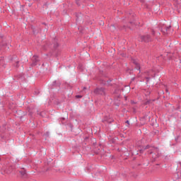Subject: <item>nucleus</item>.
<instances>
[{
  "label": "nucleus",
  "instance_id": "nucleus-41",
  "mask_svg": "<svg viewBox=\"0 0 181 181\" xmlns=\"http://www.w3.org/2000/svg\"><path fill=\"white\" fill-rule=\"evenodd\" d=\"M127 28L130 29V30H132V28H131V26H127Z\"/></svg>",
  "mask_w": 181,
  "mask_h": 181
},
{
  "label": "nucleus",
  "instance_id": "nucleus-5",
  "mask_svg": "<svg viewBox=\"0 0 181 181\" xmlns=\"http://www.w3.org/2000/svg\"><path fill=\"white\" fill-rule=\"evenodd\" d=\"M8 59L11 63H13L14 67H19V60H18V57L16 55H10Z\"/></svg>",
  "mask_w": 181,
  "mask_h": 181
},
{
  "label": "nucleus",
  "instance_id": "nucleus-23",
  "mask_svg": "<svg viewBox=\"0 0 181 181\" xmlns=\"http://www.w3.org/2000/svg\"><path fill=\"white\" fill-rule=\"evenodd\" d=\"M32 29H33V33H34V35L36 33H39V31H37L36 29H35L33 28H32Z\"/></svg>",
  "mask_w": 181,
  "mask_h": 181
},
{
  "label": "nucleus",
  "instance_id": "nucleus-13",
  "mask_svg": "<svg viewBox=\"0 0 181 181\" xmlns=\"http://www.w3.org/2000/svg\"><path fill=\"white\" fill-rule=\"evenodd\" d=\"M52 87H60V86H62V83H60V81H54L52 82Z\"/></svg>",
  "mask_w": 181,
  "mask_h": 181
},
{
  "label": "nucleus",
  "instance_id": "nucleus-16",
  "mask_svg": "<svg viewBox=\"0 0 181 181\" xmlns=\"http://www.w3.org/2000/svg\"><path fill=\"white\" fill-rule=\"evenodd\" d=\"M160 155L159 154H153L152 156V162H155V160H156V159H158V158H159Z\"/></svg>",
  "mask_w": 181,
  "mask_h": 181
},
{
  "label": "nucleus",
  "instance_id": "nucleus-49",
  "mask_svg": "<svg viewBox=\"0 0 181 181\" xmlns=\"http://www.w3.org/2000/svg\"><path fill=\"white\" fill-rule=\"evenodd\" d=\"M98 151H100V148H98Z\"/></svg>",
  "mask_w": 181,
  "mask_h": 181
},
{
  "label": "nucleus",
  "instance_id": "nucleus-8",
  "mask_svg": "<svg viewBox=\"0 0 181 181\" xmlns=\"http://www.w3.org/2000/svg\"><path fill=\"white\" fill-rule=\"evenodd\" d=\"M170 28H172V26H163L160 28V32H162L164 35H166V33H170Z\"/></svg>",
  "mask_w": 181,
  "mask_h": 181
},
{
  "label": "nucleus",
  "instance_id": "nucleus-46",
  "mask_svg": "<svg viewBox=\"0 0 181 181\" xmlns=\"http://www.w3.org/2000/svg\"><path fill=\"white\" fill-rule=\"evenodd\" d=\"M3 128H5V125H3Z\"/></svg>",
  "mask_w": 181,
  "mask_h": 181
},
{
  "label": "nucleus",
  "instance_id": "nucleus-48",
  "mask_svg": "<svg viewBox=\"0 0 181 181\" xmlns=\"http://www.w3.org/2000/svg\"><path fill=\"white\" fill-rule=\"evenodd\" d=\"M179 109H180V107H177V110H179Z\"/></svg>",
  "mask_w": 181,
  "mask_h": 181
},
{
  "label": "nucleus",
  "instance_id": "nucleus-43",
  "mask_svg": "<svg viewBox=\"0 0 181 181\" xmlns=\"http://www.w3.org/2000/svg\"><path fill=\"white\" fill-rule=\"evenodd\" d=\"M124 29H127V27L125 25H124Z\"/></svg>",
  "mask_w": 181,
  "mask_h": 181
},
{
  "label": "nucleus",
  "instance_id": "nucleus-7",
  "mask_svg": "<svg viewBox=\"0 0 181 181\" xmlns=\"http://www.w3.org/2000/svg\"><path fill=\"white\" fill-rule=\"evenodd\" d=\"M9 49V45L5 40H3L1 43H0V52L8 50Z\"/></svg>",
  "mask_w": 181,
  "mask_h": 181
},
{
  "label": "nucleus",
  "instance_id": "nucleus-30",
  "mask_svg": "<svg viewBox=\"0 0 181 181\" xmlns=\"http://www.w3.org/2000/svg\"><path fill=\"white\" fill-rule=\"evenodd\" d=\"M47 6H49V4H47V2L45 3L43 5V8H45V7L47 8Z\"/></svg>",
  "mask_w": 181,
  "mask_h": 181
},
{
  "label": "nucleus",
  "instance_id": "nucleus-20",
  "mask_svg": "<svg viewBox=\"0 0 181 181\" xmlns=\"http://www.w3.org/2000/svg\"><path fill=\"white\" fill-rule=\"evenodd\" d=\"M112 122H114V119L112 117H110V119H109L107 124H112Z\"/></svg>",
  "mask_w": 181,
  "mask_h": 181
},
{
  "label": "nucleus",
  "instance_id": "nucleus-24",
  "mask_svg": "<svg viewBox=\"0 0 181 181\" xmlns=\"http://www.w3.org/2000/svg\"><path fill=\"white\" fill-rule=\"evenodd\" d=\"M76 1V4L78 6H80V0H75Z\"/></svg>",
  "mask_w": 181,
  "mask_h": 181
},
{
  "label": "nucleus",
  "instance_id": "nucleus-4",
  "mask_svg": "<svg viewBox=\"0 0 181 181\" xmlns=\"http://www.w3.org/2000/svg\"><path fill=\"white\" fill-rule=\"evenodd\" d=\"M140 40L141 42H144V43H149V42L153 41V38L152 37V36H151V35L146 34L144 35H141Z\"/></svg>",
  "mask_w": 181,
  "mask_h": 181
},
{
  "label": "nucleus",
  "instance_id": "nucleus-18",
  "mask_svg": "<svg viewBox=\"0 0 181 181\" xmlns=\"http://www.w3.org/2000/svg\"><path fill=\"white\" fill-rule=\"evenodd\" d=\"M153 101H155V100H146V101L144 103V105H150V104H152V103H153Z\"/></svg>",
  "mask_w": 181,
  "mask_h": 181
},
{
  "label": "nucleus",
  "instance_id": "nucleus-1",
  "mask_svg": "<svg viewBox=\"0 0 181 181\" xmlns=\"http://www.w3.org/2000/svg\"><path fill=\"white\" fill-rule=\"evenodd\" d=\"M52 45L53 46L52 51L49 52L47 56H49V57H52L53 54H54L55 57H59L60 56V49H59V40L57 38H53L52 43L47 42L46 45L43 46L44 50H47V47L49 49H52Z\"/></svg>",
  "mask_w": 181,
  "mask_h": 181
},
{
  "label": "nucleus",
  "instance_id": "nucleus-2",
  "mask_svg": "<svg viewBox=\"0 0 181 181\" xmlns=\"http://www.w3.org/2000/svg\"><path fill=\"white\" fill-rule=\"evenodd\" d=\"M148 151V153L149 155H152L153 153V150L155 149V147L148 144L147 146H140L139 152L140 153H144L145 151Z\"/></svg>",
  "mask_w": 181,
  "mask_h": 181
},
{
  "label": "nucleus",
  "instance_id": "nucleus-50",
  "mask_svg": "<svg viewBox=\"0 0 181 181\" xmlns=\"http://www.w3.org/2000/svg\"><path fill=\"white\" fill-rule=\"evenodd\" d=\"M76 148H78V146H77Z\"/></svg>",
  "mask_w": 181,
  "mask_h": 181
},
{
  "label": "nucleus",
  "instance_id": "nucleus-11",
  "mask_svg": "<svg viewBox=\"0 0 181 181\" xmlns=\"http://www.w3.org/2000/svg\"><path fill=\"white\" fill-rule=\"evenodd\" d=\"M12 170H13V166H12L11 164H8L6 165L4 172H6L7 174H9L12 172Z\"/></svg>",
  "mask_w": 181,
  "mask_h": 181
},
{
  "label": "nucleus",
  "instance_id": "nucleus-42",
  "mask_svg": "<svg viewBox=\"0 0 181 181\" xmlns=\"http://www.w3.org/2000/svg\"><path fill=\"white\" fill-rule=\"evenodd\" d=\"M177 139H179V136H177V138H175V141H177Z\"/></svg>",
  "mask_w": 181,
  "mask_h": 181
},
{
  "label": "nucleus",
  "instance_id": "nucleus-32",
  "mask_svg": "<svg viewBox=\"0 0 181 181\" xmlns=\"http://www.w3.org/2000/svg\"><path fill=\"white\" fill-rule=\"evenodd\" d=\"M151 35L152 36H155V30H151Z\"/></svg>",
  "mask_w": 181,
  "mask_h": 181
},
{
  "label": "nucleus",
  "instance_id": "nucleus-40",
  "mask_svg": "<svg viewBox=\"0 0 181 181\" xmlns=\"http://www.w3.org/2000/svg\"><path fill=\"white\" fill-rule=\"evenodd\" d=\"M177 175V179H180V177H179V174H176Z\"/></svg>",
  "mask_w": 181,
  "mask_h": 181
},
{
  "label": "nucleus",
  "instance_id": "nucleus-27",
  "mask_svg": "<svg viewBox=\"0 0 181 181\" xmlns=\"http://www.w3.org/2000/svg\"><path fill=\"white\" fill-rule=\"evenodd\" d=\"M120 54H121V56H122V57H127V54L126 53L122 52Z\"/></svg>",
  "mask_w": 181,
  "mask_h": 181
},
{
  "label": "nucleus",
  "instance_id": "nucleus-26",
  "mask_svg": "<svg viewBox=\"0 0 181 181\" xmlns=\"http://www.w3.org/2000/svg\"><path fill=\"white\" fill-rule=\"evenodd\" d=\"M111 81H112V80H111V79H108L107 81V83L108 86H111V84H110Z\"/></svg>",
  "mask_w": 181,
  "mask_h": 181
},
{
  "label": "nucleus",
  "instance_id": "nucleus-17",
  "mask_svg": "<svg viewBox=\"0 0 181 181\" xmlns=\"http://www.w3.org/2000/svg\"><path fill=\"white\" fill-rule=\"evenodd\" d=\"M90 141V138L85 137L83 145H88V142Z\"/></svg>",
  "mask_w": 181,
  "mask_h": 181
},
{
  "label": "nucleus",
  "instance_id": "nucleus-15",
  "mask_svg": "<svg viewBox=\"0 0 181 181\" xmlns=\"http://www.w3.org/2000/svg\"><path fill=\"white\" fill-rule=\"evenodd\" d=\"M16 77L18 78V80H23V78H25L23 74H20L16 76Z\"/></svg>",
  "mask_w": 181,
  "mask_h": 181
},
{
  "label": "nucleus",
  "instance_id": "nucleus-44",
  "mask_svg": "<svg viewBox=\"0 0 181 181\" xmlns=\"http://www.w3.org/2000/svg\"><path fill=\"white\" fill-rule=\"evenodd\" d=\"M42 25H46V23H42Z\"/></svg>",
  "mask_w": 181,
  "mask_h": 181
},
{
  "label": "nucleus",
  "instance_id": "nucleus-35",
  "mask_svg": "<svg viewBox=\"0 0 181 181\" xmlns=\"http://www.w3.org/2000/svg\"><path fill=\"white\" fill-rule=\"evenodd\" d=\"M146 81H149V80H151V78L150 77H146Z\"/></svg>",
  "mask_w": 181,
  "mask_h": 181
},
{
  "label": "nucleus",
  "instance_id": "nucleus-39",
  "mask_svg": "<svg viewBox=\"0 0 181 181\" xmlns=\"http://www.w3.org/2000/svg\"><path fill=\"white\" fill-rule=\"evenodd\" d=\"M1 139H5V136H1Z\"/></svg>",
  "mask_w": 181,
  "mask_h": 181
},
{
  "label": "nucleus",
  "instance_id": "nucleus-22",
  "mask_svg": "<svg viewBox=\"0 0 181 181\" xmlns=\"http://www.w3.org/2000/svg\"><path fill=\"white\" fill-rule=\"evenodd\" d=\"M28 117H33V112L30 110H29Z\"/></svg>",
  "mask_w": 181,
  "mask_h": 181
},
{
  "label": "nucleus",
  "instance_id": "nucleus-3",
  "mask_svg": "<svg viewBox=\"0 0 181 181\" xmlns=\"http://www.w3.org/2000/svg\"><path fill=\"white\" fill-rule=\"evenodd\" d=\"M93 93L95 95H102L103 97L107 95L106 89L104 87H97L94 89Z\"/></svg>",
  "mask_w": 181,
  "mask_h": 181
},
{
  "label": "nucleus",
  "instance_id": "nucleus-21",
  "mask_svg": "<svg viewBox=\"0 0 181 181\" xmlns=\"http://www.w3.org/2000/svg\"><path fill=\"white\" fill-rule=\"evenodd\" d=\"M100 84H102L103 86H105L107 84V82H105V81L102 80L100 81Z\"/></svg>",
  "mask_w": 181,
  "mask_h": 181
},
{
  "label": "nucleus",
  "instance_id": "nucleus-47",
  "mask_svg": "<svg viewBox=\"0 0 181 181\" xmlns=\"http://www.w3.org/2000/svg\"><path fill=\"white\" fill-rule=\"evenodd\" d=\"M83 90H86V87L83 88Z\"/></svg>",
  "mask_w": 181,
  "mask_h": 181
},
{
  "label": "nucleus",
  "instance_id": "nucleus-9",
  "mask_svg": "<svg viewBox=\"0 0 181 181\" xmlns=\"http://www.w3.org/2000/svg\"><path fill=\"white\" fill-rule=\"evenodd\" d=\"M18 172L20 173L21 177H28V173H26V170L25 168H21L18 170Z\"/></svg>",
  "mask_w": 181,
  "mask_h": 181
},
{
  "label": "nucleus",
  "instance_id": "nucleus-6",
  "mask_svg": "<svg viewBox=\"0 0 181 181\" xmlns=\"http://www.w3.org/2000/svg\"><path fill=\"white\" fill-rule=\"evenodd\" d=\"M32 63L30 64L31 67H35V66H37V64H39V66H40V64H39V57L34 55L32 58Z\"/></svg>",
  "mask_w": 181,
  "mask_h": 181
},
{
  "label": "nucleus",
  "instance_id": "nucleus-34",
  "mask_svg": "<svg viewBox=\"0 0 181 181\" xmlns=\"http://www.w3.org/2000/svg\"><path fill=\"white\" fill-rule=\"evenodd\" d=\"M129 23H130L131 25H135V23H134L133 21H129Z\"/></svg>",
  "mask_w": 181,
  "mask_h": 181
},
{
  "label": "nucleus",
  "instance_id": "nucleus-10",
  "mask_svg": "<svg viewBox=\"0 0 181 181\" xmlns=\"http://www.w3.org/2000/svg\"><path fill=\"white\" fill-rule=\"evenodd\" d=\"M132 62L133 63V64H134L135 66V69L136 70L139 71V73H141V66L139 65V63H138V61H136V59H132Z\"/></svg>",
  "mask_w": 181,
  "mask_h": 181
},
{
  "label": "nucleus",
  "instance_id": "nucleus-33",
  "mask_svg": "<svg viewBox=\"0 0 181 181\" xmlns=\"http://www.w3.org/2000/svg\"><path fill=\"white\" fill-rule=\"evenodd\" d=\"M125 124H127V127H129V120H127L125 122Z\"/></svg>",
  "mask_w": 181,
  "mask_h": 181
},
{
  "label": "nucleus",
  "instance_id": "nucleus-12",
  "mask_svg": "<svg viewBox=\"0 0 181 181\" xmlns=\"http://www.w3.org/2000/svg\"><path fill=\"white\" fill-rule=\"evenodd\" d=\"M37 115H40V117H41V118H47V114L46 113L45 111H39L37 110Z\"/></svg>",
  "mask_w": 181,
  "mask_h": 181
},
{
  "label": "nucleus",
  "instance_id": "nucleus-45",
  "mask_svg": "<svg viewBox=\"0 0 181 181\" xmlns=\"http://www.w3.org/2000/svg\"><path fill=\"white\" fill-rule=\"evenodd\" d=\"M132 16L134 18V16H135L133 14Z\"/></svg>",
  "mask_w": 181,
  "mask_h": 181
},
{
  "label": "nucleus",
  "instance_id": "nucleus-37",
  "mask_svg": "<svg viewBox=\"0 0 181 181\" xmlns=\"http://www.w3.org/2000/svg\"><path fill=\"white\" fill-rule=\"evenodd\" d=\"M60 119H61L62 121H65V120H66V118L62 117V118H60Z\"/></svg>",
  "mask_w": 181,
  "mask_h": 181
},
{
  "label": "nucleus",
  "instance_id": "nucleus-25",
  "mask_svg": "<svg viewBox=\"0 0 181 181\" xmlns=\"http://www.w3.org/2000/svg\"><path fill=\"white\" fill-rule=\"evenodd\" d=\"M49 135H50V133L49 132H46L45 133V136H47V137H49Z\"/></svg>",
  "mask_w": 181,
  "mask_h": 181
},
{
  "label": "nucleus",
  "instance_id": "nucleus-28",
  "mask_svg": "<svg viewBox=\"0 0 181 181\" xmlns=\"http://www.w3.org/2000/svg\"><path fill=\"white\" fill-rule=\"evenodd\" d=\"M39 90H35V91H34V94H35V95H39Z\"/></svg>",
  "mask_w": 181,
  "mask_h": 181
},
{
  "label": "nucleus",
  "instance_id": "nucleus-31",
  "mask_svg": "<svg viewBox=\"0 0 181 181\" xmlns=\"http://www.w3.org/2000/svg\"><path fill=\"white\" fill-rule=\"evenodd\" d=\"M1 63H4V57H0V64Z\"/></svg>",
  "mask_w": 181,
  "mask_h": 181
},
{
  "label": "nucleus",
  "instance_id": "nucleus-19",
  "mask_svg": "<svg viewBox=\"0 0 181 181\" xmlns=\"http://www.w3.org/2000/svg\"><path fill=\"white\" fill-rule=\"evenodd\" d=\"M110 116H105L103 119H102V122H107L110 119Z\"/></svg>",
  "mask_w": 181,
  "mask_h": 181
},
{
  "label": "nucleus",
  "instance_id": "nucleus-38",
  "mask_svg": "<svg viewBox=\"0 0 181 181\" xmlns=\"http://www.w3.org/2000/svg\"><path fill=\"white\" fill-rule=\"evenodd\" d=\"M154 134H159V131L158 130H156Z\"/></svg>",
  "mask_w": 181,
  "mask_h": 181
},
{
  "label": "nucleus",
  "instance_id": "nucleus-14",
  "mask_svg": "<svg viewBox=\"0 0 181 181\" xmlns=\"http://www.w3.org/2000/svg\"><path fill=\"white\" fill-rule=\"evenodd\" d=\"M76 21H80L83 18V13H78L76 14Z\"/></svg>",
  "mask_w": 181,
  "mask_h": 181
},
{
  "label": "nucleus",
  "instance_id": "nucleus-29",
  "mask_svg": "<svg viewBox=\"0 0 181 181\" xmlns=\"http://www.w3.org/2000/svg\"><path fill=\"white\" fill-rule=\"evenodd\" d=\"M76 98H83V95H76Z\"/></svg>",
  "mask_w": 181,
  "mask_h": 181
},
{
  "label": "nucleus",
  "instance_id": "nucleus-36",
  "mask_svg": "<svg viewBox=\"0 0 181 181\" xmlns=\"http://www.w3.org/2000/svg\"><path fill=\"white\" fill-rule=\"evenodd\" d=\"M135 81V77L132 78L131 83H132V81Z\"/></svg>",
  "mask_w": 181,
  "mask_h": 181
}]
</instances>
